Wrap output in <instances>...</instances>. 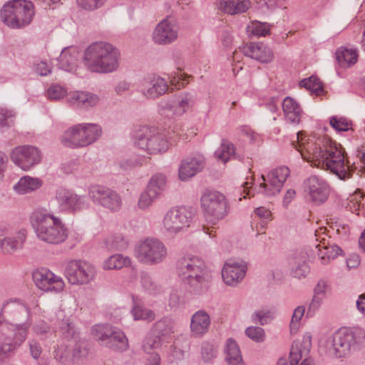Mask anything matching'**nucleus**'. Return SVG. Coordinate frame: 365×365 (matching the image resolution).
<instances>
[{"label":"nucleus","mask_w":365,"mask_h":365,"mask_svg":"<svg viewBox=\"0 0 365 365\" xmlns=\"http://www.w3.org/2000/svg\"><path fill=\"white\" fill-rule=\"evenodd\" d=\"M195 102L193 94L182 93L175 97V110L178 114H182L191 108Z\"/></svg>","instance_id":"nucleus-41"},{"label":"nucleus","mask_w":365,"mask_h":365,"mask_svg":"<svg viewBox=\"0 0 365 365\" xmlns=\"http://www.w3.org/2000/svg\"><path fill=\"white\" fill-rule=\"evenodd\" d=\"M202 357L205 362L210 361L215 356L213 346L210 344H205L202 346Z\"/></svg>","instance_id":"nucleus-64"},{"label":"nucleus","mask_w":365,"mask_h":365,"mask_svg":"<svg viewBox=\"0 0 365 365\" xmlns=\"http://www.w3.org/2000/svg\"><path fill=\"white\" fill-rule=\"evenodd\" d=\"M195 211L185 206L170 209L164 215L163 227L165 232L171 237L186 231L193 222Z\"/></svg>","instance_id":"nucleus-12"},{"label":"nucleus","mask_w":365,"mask_h":365,"mask_svg":"<svg viewBox=\"0 0 365 365\" xmlns=\"http://www.w3.org/2000/svg\"><path fill=\"white\" fill-rule=\"evenodd\" d=\"M225 353V360L228 365H245L240 348L234 339L227 340Z\"/></svg>","instance_id":"nucleus-38"},{"label":"nucleus","mask_w":365,"mask_h":365,"mask_svg":"<svg viewBox=\"0 0 365 365\" xmlns=\"http://www.w3.org/2000/svg\"><path fill=\"white\" fill-rule=\"evenodd\" d=\"M365 346V330L360 327L342 328L328 343L327 354L331 358H342L351 351Z\"/></svg>","instance_id":"nucleus-5"},{"label":"nucleus","mask_w":365,"mask_h":365,"mask_svg":"<svg viewBox=\"0 0 365 365\" xmlns=\"http://www.w3.org/2000/svg\"><path fill=\"white\" fill-rule=\"evenodd\" d=\"M88 195L92 201L112 212H118L123 205L120 195L107 187L95 185L90 187Z\"/></svg>","instance_id":"nucleus-17"},{"label":"nucleus","mask_w":365,"mask_h":365,"mask_svg":"<svg viewBox=\"0 0 365 365\" xmlns=\"http://www.w3.org/2000/svg\"><path fill=\"white\" fill-rule=\"evenodd\" d=\"M29 327V323H27L13 330L6 324L0 323V364L14 354L26 340Z\"/></svg>","instance_id":"nucleus-13"},{"label":"nucleus","mask_w":365,"mask_h":365,"mask_svg":"<svg viewBox=\"0 0 365 365\" xmlns=\"http://www.w3.org/2000/svg\"><path fill=\"white\" fill-rule=\"evenodd\" d=\"M305 150H299L302 158L323 170H329L341 180L352 178L356 169L354 164L350 165L344 155L341 145L329 139H326L322 145L315 142H309Z\"/></svg>","instance_id":"nucleus-1"},{"label":"nucleus","mask_w":365,"mask_h":365,"mask_svg":"<svg viewBox=\"0 0 365 365\" xmlns=\"http://www.w3.org/2000/svg\"><path fill=\"white\" fill-rule=\"evenodd\" d=\"M239 49L245 56L262 63L270 62L273 58L271 48L262 43H250L240 47Z\"/></svg>","instance_id":"nucleus-27"},{"label":"nucleus","mask_w":365,"mask_h":365,"mask_svg":"<svg viewBox=\"0 0 365 365\" xmlns=\"http://www.w3.org/2000/svg\"><path fill=\"white\" fill-rule=\"evenodd\" d=\"M214 156L217 160L225 164L232 159L243 160V156L235 152L234 144L227 139L222 140L220 145L214 153Z\"/></svg>","instance_id":"nucleus-32"},{"label":"nucleus","mask_w":365,"mask_h":365,"mask_svg":"<svg viewBox=\"0 0 365 365\" xmlns=\"http://www.w3.org/2000/svg\"><path fill=\"white\" fill-rule=\"evenodd\" d=\"M183 70H177L168 74V78L158 76H153L145 78L141 83V93L148 99L155 100L165 95L170 89H180L187 85L191 76L182 72Z\"/></svg>","instance_id":"nucleus-6"},{"label":"nucleus","mask_w":365,"mask_h":365,"mask_svg":"<svg viewBox=\"0 0 365 365\" xmlns=\"http://www.w3.org/2000/svg\"><path fill=\"white\" fill-rule=\"evenodd\" d=\"M304 306H298L293 312L292 319L289 324V329L291 332H296L299 329L300 321L305 313Z\"/></svg>","instance_id":"nucleus-54"},{"label":"nucleus","mask_w":365,"mask_h":365,"mask_svg":"<svg viewBox=\"0 0 365 365\" xmlns=\"http://www.w3.org/2000/svg\"><path fill=\"white\" fill-rule=\"evenodd\" d=\"M73 345L69 344L68 346H71V349L68 350V352L71 351V354L74 358H81L85 356L88 354V343L85 340L76 339L73 341ZM66 356H69V353L65 354Z\"/></svg>","instance_id":"nucleus-47"},{"label":"nucleus","mask_w":365,"mask_h":365,"mask_svg":"<svg viewBox=\"0 0 365 365\" xmlns=\"http://www.w3.org/2000/svg\"><path fill=\"white\" fill-rule=\"evenodd\" d=\"M120 53L117 48L106 41H96L84 51L83 63L93 68H115L118 66Z\"/></svg>","instance_id":"nucleus-7"},{"label":"nucleus","mask_w":365,"mask_h":365,"mask_svg":"<svg viewBox=\"0 0 365 365\" xmlns=\"http://www.w3.org/2000/svg\"><path fill=\"white\" fill-rule=\"evenodd\" d=\"M312 347L310 335H304L302 340L294 341L289 353L290 365H314L313 360L309 357Z\"/></svg>","instance_id":"nucleus-22"},{"label":"nucleus","mask_w":365,"mask_h":365,"mask_svg":"<svg viewBox=\"0 0 365 365\" xmlns=\"http://www.w3.org/2000/svg\"><path fill=\"white\" fill-rule=\"evenodd\" d=\"M101 128L94 123H78L68 128L61 137L62 143L68 148L86 147L101 135Z\"/></svg>","instance_id":"nucleus-10"},{"label":"nucleus","mask_w":365,"mask_h":365,"mask_svg":"<svg viewBox=\"0 0 365 365\" xmlns=\"http://www.w3.org/2000/svg\"><path fill=\"white\" fill-rule=\"evenodd\" d=\"M41 185V181L38 178L24 176L13 186V189L18 195H25L36 190Z\"/></svg>","instance_id":"nucleus-35"},{"label":"nucleus","mask_w":365,"mask_h":365,"mask_svg":"<svg viewBox=\"0 0 365 365\" xmlns=\"http://www.w3.org/2000/svg\"><path fill=\"white\" fill-rule=\"evenodd\" d=\"M211 323L210 315L205 310L195 312L190 321V331L192 335L201 336L205 334Z\"/></svg>","instance_id":"nucleus-30"},{"label":"nucleus","mask_w":365,"mask_h":365,"mask_svg":"<svg viewBox=\"0 0 365 365\" xmlns=\"http://www.w3.org/2000/svg\"><path fill=\"white\" fill-rule=\"evenodd\" d=\"M160 346V339L159 336H155L146 339L143 345V350L150 353L152 350L158 348Z\"/></svg>","instance_id":"nucleus-62"},{"label":"nucleus","mask_w":365,"mask_h":365,"mask_svg":"<svg viewBox=\"0 0 365 365\" xmlns=\"http://www.w3.org/2000/svg\"><path fill=\"white\" fill-rule=\"evenodd\" d=\"M33 279L36 287L43 291L59 292L64 287L62 278L48 269L36 270L33 273Z\"/></svg>","instance_id":"nucleus-25"},{"label":"nucleus","mask_w":365,"mask_h":365,"mask_svg":"<svg viewBox=\"0 0 365 365\" xmlns=\"http://www.w3.org/2000/svg\"><path fill=\"white\" fill-rule=\"evenodd\" d=\"M14 113L0 107V127L10 126L13 124Z\"/></svg>","instance_id":"nucleus-59"},{"label":"nucleus","mask_w":365,"mask_h":365,"mask_svg":"<svg viewBox=\"0 0 365 365\" xmlns=\"http://www.w3.org/2000/svg\"><path fill=\"white\" fill-rule=\"evenodd\" d=\"M100 101L97 93L83 90L71 91L66 97V101L71 106L86 111L96 107Z\"/></svg>","instance_id":"nucleus-24"},{"label":"nucleus","mask_w":365,"mask_h":365,"mask_svg":"<svg viewBox=\"0 0 365 365\" xmlns=\"http://www.w3.org/2000/svg\"><path fill=\"white\" fill-rule=\"evenodd\" d=\"M246 336L252 341L260 343L265 340L264 330L259 327H249L245 329Z\"/></svg>","instance_id":"nucleus-55"},{"label":"nucleus","mask_w":365,"mask_h":365,"mask_svg":"<svg viewBox=\"0 0 365 365\" xmlns=\"http://www.w3.org/2000/svg\"><path fill=\"white\" fill-rule=\"evenodd\" d=\"M324 299V298L323 297L314 295L311 302L308 306L307 316L312 317L316 313V312L319 309V307L322 304Z\"/></svg>","instance_id":"nucleus-61"},{"label":"nucleus","mask_w":365,"mask_h":365,"mask_svg":"<svg viewBox=\"0 0 365 365\" xmlns=\"http://www.w3.org/2000/svg\"><path fill=\"white\" fill-rule=\"evenodd\" d=\"M55 199L60 210L68 213L81 212L89 207L86 195H78L64 187H59L56 190Z\"/></svg>","instance_id":"nucleus-16"},{"label":"nucleus","mask_w":365,"mask_h":365,"mask_svg":"<svg viewBox=\"0 0 365 365\" xmlns=\"http://www.w3.org/2000/svg\"><path fill=\"white\" fill-rule=\"evenodd\" d=\"M166 187V177L162 173L154 175L150 180L147 189L160 197Z\"/></svg>","instance_id":"nucleus-46"},{"label":"nucleus","mask_w":365,"mask_h":365,"mask_svg":"<svg viewBox=\"0 0 365 365\" xmlns=\"http://www.w3.org/2000/svg\"><path fill=\"white\" fill-rule=\"evenodd\" d=\"M178 37V26L175 19L167 16L160 21L153 32V40L158 45H167Z\"/></svg>","instance_id":"nucleus-21"},{"label":"nucleus","mask_w":365,"mask_h":365,"mask_svg":"<svg viewBox=\"0 0 365 365\" xmlns=\"http://www.w3.org/2000/svg\"><path fill=\"white\" fill-rule=\"evenodd\" d=\"M31 223L37 237L46 243L57 245L68 237V230L61 220L45 208H38L32 212Z\"/></svg>","instance_id":"nucleus-3"},{"label":"nucleus","mask_w":365,"mask_h":365,"mask_svg":"<svg viewBox=\"0 0 365 365\" xmlns=\"http://www.w3.org/2000/svg\"><path fill=\"white\" fill-rule=\"evenodd\" d=\"M93 337L111 350L123 351L128 348V340L124 332L110 324H96L91 329Z\"/></svg>","instance_id":"nucleus-14"},{"label":"nucleus","mask_w":365,"mask_h":365,"mask_svg":"<svg viewBox=\"0 0 365 365\" xmlns=\"http://www.w3.org/2000/svg\"><path fill=\"white\" fill-rule=\"evenodd\" d=\"M0 319L9 322H15L16 324L10 326L6 324L13 330L16 329L21 324L29 323V327L31 325L29 308L17 299L7 301L3 304L0 312Z\"/></svg>","instance_id":"nucleus-15"},{"label":"nucleus","mask_w":365,"mask_h":365,"mask_svg":"<svg viewBox=\"0 0 365 365\" xmlns=\"http://www.w3.org/2000/svg\"><path fill=\"white\" fill-rule=\"evenodd\" d=\"M135 256L143 264L155 265L166 259L168 248L160 240L147 237L135 245Z\"/></svg>","instance_id":"nucleus-11"},{"label":"nucleus","mask_w":365,"mask_h":365,"mask_svg":"<svg viewBox=\"0 0 365 365\" xmlns=\"http://www.w3.org/2000/svg\"><path fill=\"white\" fill-rule=\"evenodd\" d=\"M153 331L159 337L170 335L175 332V322L170 317H163L153 324Z\"/></svg>","instance_id":"nucleus-42"},{"label":"nucleus","mask_w":365,"mask_h":365,"mask_svg":"<svg viewBox=\"0 0 365 365\" xmlns=\"http://www.w3.org/2000/svg\"><path fill=\"white\" fill-rule=\"evenodd\" d=\"M176 273L190 291L200 294L206 292L211 279L205 262L196 256L186 255L176 262Z\"/></svg>","instance_id":"nucleus-2"},{"label":"nucleus","mask_w":365,"mask_h":365,"mask_svg":"<svg viewBox=\"0 0 365 365\" xmlns=\"http://www.w3.org/2000/svg\"><path fill=\"white\" fill-rule=\"evenodd\" d=\"M329 123L338 132L348 131L351 129V122L342 117L333 116L330 118Z\"/></svg>","instance_id":"nucleus-53"},{"label":"nucleus","mask_w":365,"mask_h":365,"mask_svg":"<svg viewBox=\"0 0 365 365\" xmlns=\"http://www.w3.org/2000/svg\"><path fill=\"white\" fill-rule=\"evenodd\" d=\"M59 331L62 336L68 341H76L78 339V331L69 318L62 319L59 323Z\"/></svg>","instance_id":"nucleus-43"},{"label":"nucleus","mask_w":365,"mask_h":365,"mask_svg":"<svg viewBox=\"0 0 365 365\" xmlns=\"http://www.w3.org/2000/svg\"><path fill=\"white\" fill-rule=\"evenodd\" d=\"M336 59L340 66H352L358 60V51L354 48L340 47L336 51Z\"/></svg>","instance_id":"nucleus-37"},{"label":"nucleus","mask_w":365,"mask_h":365,"mask_svg":"<svg viewBox=\"0 0 365 365\" xmlns=\"http://www.w3.org/2000/svg\"><path fill=\"white\" fill-rule=\"evenodd\" d=\"M133 306L131 309V314L134 320L152 322L155 319L156 315L153 310L143 306L139 299L133 297Z\"/></svg>","instance_id":"nucleus-39"},{"label":"nucleus","mask_w":365,"mask_h":365,"mask_svg":"<svg viewBox=\"0 0 365 365\" xmlns=\"http://www.w3.org/2000/svg\"><path fill=\"white\" fill-rule=\"evenodd\" d=\"M282 110L286 119L292 123L300 121L302 108L299 103L291 97H286L282 102Z\"/></svg>","instance_id":"nucleus-34"},{"label":"nucleus","mask_w":365,"mask_h":365,"mask_svg":"<svg viewBox=\"0 0 365 365\" xmlns=\"http://www.w3.org/2000/svg\"><path fill=\"white\" fill-rule=\"evenodd\" d=\"M304 191L315 204L324 202L329 196V189L327 182L317 175H312L304 182Z\"/></svg>","instance_id":"nucleus-23"},{"label":"nucleus","mask_w":365,"mask_h":365,"mask_svg":"<svg viewBox=\"0 0 365 365\" xmlns=\"http://www.w3.org/2000/svg\"><path fill=\"white\" fill-rule=\"evenodd\" d=\"M300 86L306 88L307 90L319 94L322 91V85L319 79L314 76L302 80L299 83Z\"/></svg>","instance_id":"nucleus-50"},{"label":"nucleus","mask_w":365,"mask_h":365,"mask_svg":"<svg viewBox=\"0 0 365 365\" xmlns=\"http://www.w3.org/2000/svg\"><path fill=\"white\" fill-rule=\"evenodd\" d=\"M128 241L121 234H115L105 240L106 247L110 251L123 250L128 247Z\"/></svg>","instance_id":"nucleus-45"},{"label":"nucleus","mask_w":365,"mask_h":365,"mask_svg":"<svg viewBox=\"0 0 365 365\" xmlns=\"http://www.w3.org/2000/svg\"><path fill=\"white\" fill-rule=\"evenodd\" d=\"M140 282L143 288L150 294H157L161 291V287L147 273L141 274Z\"/></svg>","instance_id":"nucleus-48"},{"label":"nucleus","mask_w":365,"mask_h":365,"mask_svg":"<svg viewBox=\"0 0 365 365\" xmlns=\"http://www.w3.org/2000/svg\"><path fill=\"white\" fill-rule=\"evenodd\" d=\"M78 56L79 48L77 46L64 48L58 58L59 68L76 66Z\"/></svg>","instance_id":"nucleus-36"},{"label":"nucleus","mask_w":365,"mask_h":365,"mask_svg":"<svg viewBox=\"0 0 365 365\" xmlns=\"http://www.w3.org/2000/svg\"><path fill=\"white\" fill-rule=\"evenodd\" d=\"M289 174L287 167L281 166L269 172L267 178L262 175V182L259 185L258 192L268 197L276 195L281 191Z\"/></svg>","instance_id":"nucleus-19"},{"label":"nucleus","mask_w":365,"mask_h":365,"mask_svg":"<svg viewBox=\"0 0 365 365\" xmlns=\"http://www.w3.org/2000/svg\"><path fill=\"white\" fill-rule=\"evenodd\" d=\"M247 269V264L242 260H227L222 270L223 281L227 285L236 286L245 277Z\"/></svg>","instance_id":"nucleus-26"},{"label":"nucleus","mask_w":365,"mask_h":365,"mask_svg":"<svg viewBox=\"0 0 365 365\" xmlns=\"http://www.w3.org/2000/svg\"><path fill=\"white\" fill-rule=\"evenodd\" d=\"M289 265L291 275L298 279L305 277L309 272L305 258L302 256H296L291 258Z\"/></svg>","instance_id":"nucleus-40"},{"label":"nucleus","mask_w":365,"mask_h":365,"mask_svg":"<svg viewBox=\"0 0 365 365\" xmlns=\"http://www.w3.org/2000/svg\"><path fill=\"white\" fill-rule=\"evenodd\" d=\"M107 0H76L79 7L86 11H91L101 7Z\"/></svg>","instance_id":"nucleus-56"},{"label":"nucleus","mask_w":365,"mask_h":365,"mask_svg":"<svg viewBox=\"0 0 365 365\" xmlns=\"http://www.w3.org/2000/svg\"><path fill=\"white\" fill-rule=\"evenodd\" d=\"M251 319L253 323L263 326L271 322L273 319V316L272 315L271 312L261 309L253 312L251 316Z\"/></svg>","instance_id":"nucleus-49"},{"label":"nucleus","mask_w":365,"mask_h":365,"mask_svg":"<svg viewBox=\"0 0 365 365\" xmlns=\"http://www.w3.org/2000/svg\"><path fill=\"white\" fill-rule=\"evenodd\" d=\"M26 235V230L21 229L11 237L0 238V248L5 253H12L23 247Z\"/></svg>","instance_id":"nucleus-31"},{"label":"nucleus","mask_w":365,"mask_h":365,"mask_svg":"<svg viewBox=\"0 0 365 365\" xmlns=\"http://www.w3.org/2000/svg\"><path fill=\"white\" fill-rule=\"evenodd\" d=\"M96 272L92 264L82 260L70 261L65 269V275L72 284L89 283L93 279Z\"/></svg>","instance_id":"nucleus-18"},{"label":"nucleus","mask_w":365,"mask_h":365,"mask_svg":"<svg viewBox=\"0 0 365 365\" xmlns=\"http://www.w3.org/2000/svg\"><path fill=\"white\" fill-rule=\"evenodd\" d=\"M205 167V158L201 155L190 157L182 160L179 168V178L186 181L201 172Z\"/></svg>","instance_id":"nucleus-28"},{"label":"nucleus","mask_w":365,"mask_h":365,"mask_svg":"<svg viewBox=\"0 0 365 365\" xmlns=\"http://www.w3.org/2000/svg\"><path fill=\"white\" fill-rule=\"evenodd\" d=\"M183 302L182 293L180 291L173 289L170 295L169 306L171 308H178Z\"/></svg>","instance_id":"nucleus-63"},{"label":"nucleus","mask_w":365,"mask_h":365,"mask_svg":"<svg viewBox=\"0 0 365 365\" xmlns=\"http://www.w3.org/2000/svg\"><path fill=\"white\" fill-rule=\"evenodd\" d=\"M215 6L218 11L235 16L246 13L252 3L250 0H217Z\"/></svg>","instance_id":"nucleus-29"},{"label":"nucleus","mask_w":365,"mask_h":365,"mask_svg":"<svg viewBox=\"0 0 365 365\" xmlns=\"http://www.w3.org/2000/svg\"><path fill=\"white\" fill-rule=\"evenodd\" d=\"M258 9L263 14H268L277 7V0H257Z\"/></svg>","instance_id":"nucleus-60"},{"label":"nucleus","mask_w":365,"mask_h":365,"mask_svg":"<svg viewBox=\"0 0 365 365\" xmlns=\"http://www.w3.org/2000/svg\"><path fill=\"white\" fill-rule=\"evenodd\" d=\"M316 248L318 250V256L321 263L324 264L329 263L331 259H335L342 253V250L338 245L327 243L324 238L316 245Z\"/></svg>","instance_id":"nucleus-33"},{"label":"nucleus","mask_w":365,"mask_h":365,"mask_svg":"<svg viewBox=\"0 0 365 365\" xmlns=\"http://www.w3.org/2000/svg\"><path fill=\"white\" fill-rule=\"evenodd\" d=\"M48 96L51 100H59L63 98L68 93L66 90L59 85H51L47 91Z\"/></svg>","instance_id":"nucleus-57"},{"label":"nucleus","mask_w":365,"mask_h":365,"mask_svg":"<svg viewBox=\"0 0 365 365\" xmlns=\"http://www.w3.org/2000/svg\"><path fill=\"white\" fill-rule=\"evenodd\" d=\"M41 159V150L33 145L18 146L11 153V160L24 170H29L38 165Z\"/></svg>","instance_id":"nucleus-20"},{"label":"nucleus","mask_w":365,"mask_h":365,"mask_svg":"<svg viewBox=\"0 0 365 365\" xmlns=\"http://www.w3.org/2000/svg\"><path fill=\"white\" fill-rule=\"evenodd\" d=\"M178 138L177 135L173 137L165 130L145 125L135 129L132 135L136 147L153 155L165 153Z\"/></svg>","instance_id":"nucleus-4"},{"label":"nucleus","mask_w":365,"mask_h":365,"mask_svg":"<svg viewBox=\"0 0 365 365\" xmlns=\"http://www.w3.org/2000/svg\"><path fill=\"white\" fill-rule=\"evenodd\" d=\"M200 205L205 221L211 225L225 219L230 210L225 196L216 190H205L200 197Z\"/></svg>","instance_id":"nucleus-9"},{"label":"nucleus","mask_w":365,"mask_h":365,"mask_svg":"<svg viewBox=\"0 0 365 365\" xmlns=\"http://www.w3.org/2000/svg\"><path fill=\"white\" fill-rule=\"evenodd\" d=\"M158 197H158L154 192L150 191L146 188V190L143 192L139 197L138 202V207L140 210H145L148 208Z\"/></svg>","instance_id":"nucleus-51"},{"label":"nucleus","mask_w":365,"mask_h":365,"mask_svg":"<svg viewBox=\"0 0 365 365\" xmlns=\"http://www.w3.org/2000/svg\"><path fill=\"white\" fill-rule=\"evenodd\" d=\"M249 31L256 36H265L269 32V28L267 24L260 21H252L248 26Z\"/></svg>","instance_id":"nucleus-52"},{"label":"nucleus","mask_w":365,"mask_h":365,"mask_svg":"<svg viewBox=\"0 0 365 365\" xmlns=\"http://www.w3.org/2000/svg\"><path fill=\"white\" fill-rule=\"evenodd\" d=\"M131 259L120 254H115L108 258L103 264L106 269H119L130 265Z\"/></svg>","instance_id":"nucleus-44"},{"label":"nucleus","mask_w":365,"mask_h":365,"mask_svg":"<svg viewBox=\"0 0 365 365\" xmlns=\"http://www.w3.org/2000/svg\"><path fill=\"white\" fill-rule=\"evenodd\" d=\"M34 15L33 4L26 0L8 1L1 11L3 22L11 29H21L29 25Z\"/></svg>","instance_id":"nucleus-8"},{"label":"nucleus","mask_w":365,"mask_h":365,"mask_svg":"<svg viewBox=\"0 0 365 365\" xmlns=\"http://www.w3.org/2000/svg\"><path fill=\"white\" fill-rule=\"evenodd\" d=\"M255 217H258L259 225L262 227H264L268 222L271 221V212L264 207H259L255 210Z\"/></svg>","instance_id":"nucleus-58"}]
</instances>
